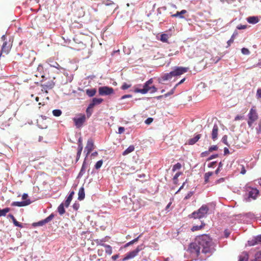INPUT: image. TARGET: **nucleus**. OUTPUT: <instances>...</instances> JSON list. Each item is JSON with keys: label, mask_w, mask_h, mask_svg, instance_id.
<instances>
[{"label": "nucleus", "mask_w": 261, "mask_h": 261, "mask_svg": "<svg viewBox=\"0 0 261 261\" xmlns=\"http://www.w3.org/2000/svg\"><path fill=\"white\" fill-rule=\"evenodd\" d=\"M215 246L212 239L208 235L202 234L196 238L194 242L190 244L188 250L202 261L215 251Z\"/></svg>", "instance_id": "f257e3e1"}, {"label": "nucleus", "mask_w": 261, "mask_h": 261, "mask_svg": "<svg viewBox=\"0 0 261 261\" xmlns=\"http://www.w3.org/2000/svg\"><path fill=\"white\" fill-rule=\"evenodd\" d=\"M209 208L206 205H202L197 211L193 212L189 215V218L201 219L206 217Z\"/></svg>", "instance_id": "f03ea898"}, {"label": "nucleus", "mask_w": 261, "mask_h": 261, "mask_svg": "<svg viewBox=\"0 0 261 261\" xmlns=\"http://www.w3.org/2000/svg\"><path fill=\"white\" fill-rule=\"evenodd\" d=\"M248 120L247 121L249 127H252L253 123L257 120L258 118V114L255 107H253L249 111L248 114Z\"/></svg>", "instance_id": "7ed1b4c3"}, {"label": "nucleus", "mask_w": 261, "mask_h": 261, "mask_svg": "<svg viewBox=\"0 0 261 261\" xmlns=\"http://www.w3.org/2000/svg\"><path fill=\"white\" fill-rule=\"evenodd\" d=\"M152 82L153 80L150 79L144 84L143 89L135 88L134 90L135 92L140 93L143 94L147 93L151 89V86L150 85L152 84Z\"/></svg>", "instance_id": "20e7f679"}, {"label": "nucleus", "mask_w": 261, "mask_h": 261, "mask_svg": "<svg viewBox=\"0 0 261 261\" xmlns=\"http://www.w3.org/2000/svg\"><path fill=\"white\" fill-rule=\"evenodd\" d=\"M55 86V83L53 80L51 79H49L46 81V79L45 80H42L41 81V86L43 88V89L45 90V92L47 93V90L52 89Z\"/></svg>", "instance_id": "39448f33"}, {"label": "nucleus", "mask_w": 261, "mask_h": 261, "mask_svg": "<svg viewBox=\"0 0 261 261\" xmlns=\"http://www.w3.org/2000/svg\"><path fill=\"white\" fill-rule=\"evenodd\" d=\"M86 119V116L84 114H79L76 117L73 119L75 125L76 127H82Z\"/></svg>", "instance_id": "423d86ee"}, {"label": "nucleus", "mask_w": 261, "mask_h": 261, "mask_svg": "<svg viewBox=\"0 0 261 261\" xmlns=\"http://www.w3.org/2000/svg\"><path fill=\"white\" fill-rule=\"evenodd\" d=\"M98 92L100 95H109L114 93V89L107 86L100 87L98 89Z\"/></svg>", "instance_id": "0eeeda50"}, {"label": "nucleus", "mask_w": 261, "mask_h": 261, "mask_svg": "<svg viewBox=\"0 0 261 261\" xmlns=\"http://www.w3.org/2000/svg\"><path fill=\"white\" fill-rule=\"evenodd\" d=\"M142 246V245L138 246L135 250L127 253L124 257L123 260H128L135 257L138 254V252L143 249Z\"/></svg>", "instance_id": "6e6552de"}, {"label": "nucleus", "mask_w": 261, "mask_h": 261, "mask_svg": "<svg viewBox=\"0 0 261 261\" xmlns=\"http://www.w3.org/2000/svg\"><path fill=\"white\" fill-rule=\"evenodd\" d=\"M189 70L188 67H175L174 69L172 71L174 76L180 75L186 72Z\"/></svg>", "instance_id": "1a4fd4ad"}, {"label": "nucleus", "mask_w": 261, "mask_h": 261, "mask_svg": "<svg viewBox=\"0 0 261 261\" xmlns=\"http://www.w3.org/2000/svg\"><path fill=\"white\" fill-rule=\"evenodd\" d=\"M55 217V215L51 213L49 216L46 218L45 219L41 220L38 222L34 223L33 225L34 226H43L46 223L49 222Z\"/></svg>", "instance_id": "9d476101"}, {"label": "nucleus", "mask_w": 261, "mask_h": 261, "mask_svg": "<svg viewBox=\"0 0 261 261\" xmlns=\"http://www.w3.org/2000/svg\"><path fill=\"white\" fill-rule=\"evenodd\" d=\"M11 47L12 43L10 41L9 42L5 41L2 45L1 51H0V53H2V54L5 53L8 54L10 50Z\"/></svg>", "instance_id": "9b49d317"}, {"label": "nucleus", "mask_w": 261, "mask_h": 261, "mask_svg": "<svg viewBox=\"0 0 261 261\" xmlns=\"http://www.w3.org/2000/svg\"><path fill=\"white\" fill-rule=\"evenodd\" d=\"M94 141L92 139H89L87 141V144L85 147V150L87 151V155L89 154L94 149Z\"/></svg>", "instance_id": "f8f14e48"}, {"label": "nucleus", "mask_w": 261, "mask_h": 261, "mask_svg": "<svg viewBox=\"0 0 261 261\" xmlns=\"http://www.w3.org/2000/svg\"><path fill=\"white\" fill-rule=\"evenodd\" d=\"M30 203H31V201L29 199H28L27 200L21 201V202H16V201L13 202L11 203V205L13 206L21 207V206L28 205L30 204Z\"/></svg>", "instance_id": "ddd939ff"}, {"label": "nucleus", "mask_w": 261, "mask_h": 261, "mask_svg": "<svg viewBox=\"0 0 261 261\" xmlns=\"http://www.w3.org/2000/svg\"><path fill=\"white\" fill-rule=\"evenodd\" d=\"M259 194V191L256 189H252L248 192V198H252L253 199H255L258 195Z\"/></svg>", "instance_id": "4468645a"}, {"label": "nucleus", "mask_w": 261, "mask_h": 261, "mask_svg": "<svg viewBox=\"0 0 261 261\" xmlns=\"http://www.w3.org/2000/svg\"><path fill=\"white\" fill-rule=\"evenodd\" d=\"M219 128L217 124H215L213 126L212 132V139L213 141H215L218 135Z\"/></svg>", "instance_id": "2eb2a0df"}, {"label": "nucleus", "mask_w": 261, "mask_h": 261, "mask_svg": "<svg viewBox=\"0 0 261 261\" xmlns=\"http://www.w3.org/2000/svg\"><path fill=\"white\" fill-rule=\"evenodd\" d=\"M248 243L250 246H254L261 243V234L257 236L254 240L249 241Z\"/></svg>", "instance_id": "dca6fc26"}, {"label": "nucleus", "mask_w": 261, "mask_h": 261, "mask_svg": "<svg viewBox=\"0 0 261 261\" xmlns=\"http://www.w3.org/2000/svg\"><path fill=\"white\" fill-rule=\"evenodd\" d=\"M103 101L102 98H94L90 103V108H93L95 105L100 104Z\"/></svg>", "instance_id": "f3484780"}, {"label": "nucleus", "mask_w": 261, "mask_h": 261, "mask_svg": "<svg viewBox=\"0 0 261 261\" xmlns=\"http://www.w3.org/2000/svg\"><path fill=\"white\" fill-rule=\"evenodd\" d=\"M201 135L200 134L197 135L195 137L191 138L188 140V144L189 145H193L196 143L201 138Z\"/></svg>", "instance_id": "a211bd4d"}, {"label": "nucleus", "mask_w": 261, "mask_h": 261, "mask_svg": "<svg viewBox=\"0 0 261 261\" xmlns=\"http://www.w3.org/2000/svg\"><path fill=\"white\" fill-rule=\"evenodd\" d=\"M74 193L73 191H72L70 193L69 195H68V197L67 198L65 202V206L66 207H68L72 200L73 196L74 195Z\"/></svg>", "instance_id": "6ab92c4d"}, {"label": "nucleus", "mask_w": 261, "mask_h": 261, "mask_svg": "<svg viewBox=\"0 0 261 261\" xmlns=\"http://www.w3.org/2000/svg\"><path fill=\"white\" fill-rule=\"evenodd\" d=\"M238 261H248L249 255L247 252H243L239 256Z\"/></svg>", "instance_id": "aec40b11"}, {"label": "nucleus", "mask_w": 261, "mask_h": 261, "mask_svg": "<svg viewBox=\"0 0 261 261\" xmlns=\"http://www.w3.org/2000/svg\"><path fill=\"white\" fill-rule=\"evenodd\" d=\"M85 190L84 187H81L78 192V199L79 200H82L85 198Z\"/></svg>", "instance_id": "412c9836"}, {"label": "nucleus", "mask_w": 261, "mask_h": 261, "mask_svg": "<svg viewBox=\"0 0 261 261\" xmlns=\"http://www.w3.org/2000/svg\"><path fill=\"white\" fill-rule=\"evenodd\" d=\"M173 74L172 72L171 71L169 73H166L162 76L161 79L162 81H165L171 79L172 77H173Z\"/></svg>", "instance_id": "4be33fe9"}, {"label": "nucleus", "mask_w": 261, "mask_h": 261, "mask_svg": "<svg viewBox=\"0 0 261 261\" xmlns=\"http://www.w3.org/2000/svg\"><path fill=\"white\" fill-rule=\"evenodd\" d=\"M247 21L249 23L255 24L258 22V18L256 16H250L247 18Z\"/></svg>", "instance_id": "5701e85b"}, {"label": "nucleus", "mask_w": 261, "mask_h": 261, "mask_svg": "<svg viewBox=\"0 0 261 261\" xmlns=\"http://www.w3.org/2000/svg\"><path fill=\"white\" fill-rule=\"evenodd\" d=\"M79 142L80 143L78 145L77 152L76 155V161H77L79 160L83 150V145L82 143L80 142V140H79Z\"/></svg>", "instance_id": "b1692460"}, {"label": "nucleus", "mask_w": 261, "mask_h": 261, "mask_svg": "<svg viewBox=\"0 0 261 261\" xmlns=\"http://www.w3.org/2000/svg\"><path fill=\"white\" fill-rule=\"evenodd\" d=\"M187 13V11L186 10H182L180 12L177 11L175 14L172 15V17H179L181 18H183V15Z\"/></svg>", "instance_id": "393cba45"}, {"label": "nucleus", "mask_w": 261, "mask_h": 261, "mask_svg": "<svg viewBox=\"0 0 261 261\" xmlns=\"http://www.w3.org/2000/svg\"><path fill=\"white\" fill-rule=\"evenodd\" d=\"M135 150L134 145H130L126 149H125L122 153L123 155H126L129 153L133 152Z\"/></svg>", "instance_id": "a878e982"}, {"label": "nucleus", "mask_w": 261, "mask_h": 261, "mask_svg": "<svg viewBox=\"0 0 261 261\" xmlns=\"http://www.w3.org/2000/svg\"><path fill=\"white\" fill-rule=\"evenodd\" d=\"M86 93L87 95H88L89 97H92L95 95L96 93V90L95 88L87 89L86 91Z\"/></svg>", "instance_id": "bb28decb"}, {"label": "nucleus", "mask_w": 261, "mask_h": 261, "mask_svg": "<svg viewBox=\"0 0 261 261\" xmlns=\"http://www.w3.org/2000/svg\"><path fill=\"white\" fill-rule=\"evenodd\" d=\"M104 247L105 248V251L107 254L110 255L112 254L113 250L112 247L109 245H104Z\"/></svg>", "instance_id": "cd10ccee"}, {"label": "nucleus", "mask_w": 261, "mask_h": 261, "mask_svg": "<svg viewBox=\"0 0 261 261\" xmlns=\"http://www.w3.org/2000/svg\"><path fill=\"white\" fill-rule=\"evenodd\" d=\"M58 212L60 215H63L65 213L64 204L62 203L58 207Z\"/></svg>", "instance_id": "c85d7f7f"}, {"label": "nucleus", "mask_w": 261, "mask_h": 261, "mask_svg": "<svg viewBox=\"0 0 261 261\" xmlns=\"http://www.w3.org/2000/svg\"><path fill=\"white\" fill-rule=\"evenodd\" d=\"M169 37L168 34H162L161 35L160 40L163 42H168Z\"/></svg>", "instance_id": "c756f323"}, {"label": "nucleus", "mask_w": 261, "mask_h": 261, "mask_svg": "<svg viewBox=\"0 0 261 261\" xmlns=\"http://www.w3.org/2000/svg\"><path fill=\"white\" fill-rule=\"evenodd\" d=\"M213 174V172H208L204 174V182L207 183L209 181V178Z\"/></svg>", "instance_id": "7c9ffc66"}, {"label": "nucleus", "mask_w": 261, "mask_h": 261, "mask_svg": "<svg viewBox=\"0 0 261 261\" xmlns=\"http://www.w3.org/2000/svg\"><path fill=\"white\" fill-rule=\"evenodd\" d=\"M204 225H205V224L203 222H201V224L200 226H198V225L193 226L192 227V228H191V230L193 231L200 230L204 227Z\"/></svg>", "instance_id": "2f4dec72"}, {"label": "nucleus", "mask_w": 261, "mask_h": 261, "mask_svg": "<svg viewBox=\"0 0 261 261\" xmlns=\"http://www.w3.org/2000/svg\"><path fill=\"white\" fill-rule=\"evenodd\" d=\"M95 242L96 243L97 245H100L104 247V245H106V244H104V243L106 242V240L105 239H96L94 240Z\"/></svg>", "instance_id": "473e14b6"}, {"label": "nucleus", "mask_w": 261, "mask_h": 261, "mask_svg": "<svg viewBox=\"0 0 261 261\" xmlns=\"http://www.w3.org/2000/svg\"><path fill=\"white\" fill-rule=\"evenodd\" d=\"M10 209L7 207L4 209H0V217L6 216V214L10 211Z\"/></svg>", "instance_id": "72a5a7b5"}, {"label": "nucleus", "mask_w": 261, "mask_h": 261, "mask_svg": "<svg viewBox=\"0 0 261 261\" xmlns=\"http://www.w3.org/2000/svg\"><path fill=\"white\" fill-rule=\"evenodd\" d=\"M53 114L54 116L59 117L61 115L62 111L59 109L54 110L53 111Z\"/></svg>", "instance_id": "f704fd0d"}, {"label": "nucleus", "mask_w": 261, "mask_h": 261, "mask_svg": "<svg viewBox=\"0 0 261 261\" xmlns=\"http://www.w3.org/2000/svg\"><path fill=\"white\" fill-rule=\"evenodd\" d=\"M181 168V165L179 163H176L173 166L172 171L175 172L177 170H179Z\"/></svg>", "instance_id": "c9c22d12"}, {"label": "nucleus", "mask_w": 261, "mask_h": 261, "mask_svg": "<svg viewBox=\"0 0 261 261\" xmlns=\"http://www.w3.org/2000/svg\"><path fill=\"white\" fill-rule=\"evenodd\" d=\"M181 174H182V172H177V173L175 174V175L174 176V177H173V180H174V182H175V184H176V183H177V180H178V177L180 175H181Z\"/></svg>", "instance_id": "e433bc0d"}, {"label": "nucleus", "mask_w": 261, "mask_h": 261, "mask_svg": "<svg viewBox=\"0 0 261 261\" xmlns=\"http://www.w3.org/2000/svg\"><path fill=\"white\" fill-rule=\"evenodd\" d=\"M102 163H103V161L101 160L97 162L96 164L95 165V169H99L101 167Z\"/></svg>", "instance_id": "4c0bfd02"}, {"label": "nucleus", "mask_w": 261, "mask_h": 261, "mask_svg": "<svg viewBox=\"0 0 261 261\" xmlns=\"http://www.w3.org/2000/svg\"><path fill=\"white\" fill-rule=\"evenodd\" d=\"M92 109H93V108H90V105H89L86 110V112H87L88 117H89L91 115L92 112Z\"/></svg>", "instance_id": "58836bf2"}, {"label": "nucleus", "mask_w": 261, "mask_h": 261, "mask_svg": "<svg viewBox=\"0 0 261 261\" xmlns=\"http://www.w3.org/2000/svg\"><path fill=\"white\" fill-rule=\"evenodd\" d=\"M255 259L257 261H261V251L257 252L255 254Z\"/></svg>", "instance_id": "ea45409f"}, {"label": "nucleus", "mask_w": 261, "mask_h": 261, "mask_svg": "<svg viewBox=\"0 0 261 261\" xmlns=\"http://www.w3.org/2000/svg\"><path fill=\"white\" fill-rule=\"evenodd\" d=\"M241 51L243 54L246 55H249L250 53L248 48H246L245 47L242 48Z\"/></svg>", "instance_id": "a19ab883"}, {"label": "nucleus", "mask_w": 261, "mask_h": 261, "mask_svg": "<svg viewBox=\"0 0 261 261\" xmlns=\"http://www.w3.org/2000/svg\"><path fill=\"white\" fill-rule=\"evenodd\" d=\"M218 147L217 145H213L209 147L208 150L210 152H213V151L217 150Z\"/></svg>", "instance_id": "79ce46f5"}, {"label": "nucleus", "mask_w": 261, "mask_h": 261, "mask_svg": "<svg viewBox=\"0 0 261 261\" xmlns=\"http://www.w3.org/2000/svg\"><path fill=\"white\" fill-rule=\"evenodd\" d=\"M222 142L225 145L229 146L228 143L227 142V136L226 135H224L222 138Z\"/></svg>", "instance_id": "37998d69"}, {"label": "nucleus", "mask_w": 261, "mask_h": 261, "mask_svg": "<svg viewBox=\"0 0 261 261\" xmlns=\"http://www.w3.org/2000/svg\"><path fill=\"white\" fill-rule=\"evenodd\" d=\"M50 66L55 67L57 69H59L60 67V65L57 62H52L50 64Z\"/></svg>", "instance_id": "c03bdc74"}, {"label": "nucleus", "mask_w": 261, "mask_h": 261, "mask_svg": "<svg viewBox=\"0 0 261 261\" xmlns=\"http://www.w3.org/2000/svg\"><path fill=\"white\" fill-rule=\"evenodd\" d=\"M130 86H131V85L127 84V83H124L122 85V86L121 87V89H123V90H126V89H127L129 88H130Z\"/></svg>", "instance_id": "a18cd8bd"}, {"label": "nucleus", "mask_w": 261, "mask_h": 261, "mask_svg": "<svg viewBox=\"0 0 261 261\" xmlns=\"http://www.w3.org/2000/svg\"><path fill=\"white\" fill-rule=\"evenodd\" d=\"M176 88V86H175L169 92L165 94L164 96L165 97H167V96L173 94L175 89Z\"/></svg>", "instance_id": "49530a36"}, {"label": "nucleus", "mask_w": 261, "mask_h": 261, "mask_svg": "<svg viewBox=\"0 0 261 261\" xmlns=\"http://www.w3.org/2000/svg\"><path fill=\"white\" fill-rule=\"evenodd\" d=\"M103 4H104L105 5H106L107 6H109V5H111L112 4H114V3L113 2H112L111 1L106 0V1L103 2Z\"/></svg>", "instance_id": "de8ad7c7"}, {"label": "nucleus", "mask_w": 261, "mask_h": 261, "mask_svg": "<svg viewBox=\"0 0 261 261\" xmlns=\"http://www.w3.org/2000/svg\"><path fill=\"white\" fill-rule=\"evenodd\" d=\"M210 152L209 151V150L205 151L204 152H202L200 154V156L201 157H205L209 154Z\"/></svg>", "instance_id": "09e8293b"}, {"label": "nucleus", "mask_w": 261, "mask_h": 261, "mask_svg": "<svg viewBox=\"0 0 261 261\" xmlns=\"http://www.w3.org/2000/svg\"><path fill=\"white\" fill-rule=\"evenodd\" d=\"M241 169L240 173L242 174H245L246 172V171L244 166L243 165H241Z\"/></svg>", "instance_id": "8fccbe9b"}, {"label": "nucleus", "mask_w": 261, "mask_h": 261, "mask_svg": "<svg viewBox=\"0 0 261 261\" xmlns=\"http://www.w3.org/2000/svg\"><path fill=\"white\" fill-rule=\"evenodd\" d=\"M152 121H153V118H148L145 120V122L147 124H150Z\"/></svg>", "instance_id": "3c124183"}, {"label": "nucleus", "mask_w": 261, "mask_h": 261, "mask_svg": "<svg viewBox=\"0 0 261 261\" xmlns=\"http://www.w3.org/2000/svg\"><path fill=\"white\" fill-rule=\"evenodd\" d=\"M256 96L258 98H261V89H258L256 92Z\"/></svg>", "instance_id": "603ef678"}, {"label": "nucleus", "mask_w": 261, "mask_h": 261, "mask_svg": "<svg viewBox=\"0 0 261 261\" xmlns=\"http://www.w3.org/2000/svg\"><path fill=\"white\" fill-rule=\"evenodd\" d=\"M150 93H154L157 91V88H155L154 86L151 87V89H150Z\"/></svg>", "instance_id": "864d4df0"}, {"label": "nucleus", "mask_w": 261, "mask_h": 261, "mask_svg": "<svg viewBox=\"0 0 261 261\" xmlns=\"http://www.w3.org/2000/svg\"><path fill=\"white\" fill-rule=\"evenodd\" d=\"M218 156V155L217 154H213V155H212L211 156H210L208 159H207V161H210L214 158H216Z\"/></svg>", "instance_id": "5fc2aeb1"}, {"label": "nucleus", "mask_w": 261, "mask_h": 261, "mask_svg": "<svg viewBox=\"0 0 261 261\" xmlns=\"http://www.w3.org/2000/svg\"><path fill=\"white\" fill-rule=\"evenodd\" d=\"M72 207H73V208L75 210V211H77L79 207H80V205H79V204H77V203H74L73 205H72Z\"/></svg>", "instance_id": "6e6d98bb"}, {"label": "nucleus", "mask_w": 261, "mask_h": 261, "mask_svg": "<svg viewBox=\"0 0 261 261\" xmlns=\"http://www.w3.org/2000/svg\"><path fill=\"white\" fill-rule=\"evenodd\" d=\"M124 132V128L123 127H119L118 128V133L122 134Z\"/></svg>", "instance_id": "4d7b16f0"}, {"label": "nucleus", "mask_w": 261, "mask_h": 261, "mask_svg": "<svg viewBox=\"0 0 261 261\" xmlns=\"http://www.w3.org/2000/svg\"><path fill=\"white\" fill-rule=\"evenodd\" d=\"M216 164V162H212L208 164V167L209 168H212V167H214Z\"/></svg>", "instance_id": "13d9d810"}, {"label": "nucleus", "mask_w": 261, "mask_h": 261, "mask_svg": "<svg viewBox=\"0 0 261 261\" xmlns=\"http://www.w3.org/2000/svg\"><path fill=\"white\" fill-rule=\"evenodd\" d=\"M246 28V25H239L237 27V29L239 30L245 29Z\"/></svg>", "instance_id": "bf43d9fd"}, {"label": "nucleus", "mask_w": 261, "mask_h": 261, "mask_svg": "<svg viewBox=\"0 0 261 261\" xmlns=\"http://www.w3.org/2000/svg\"><path fill=\"white\" fill-rule=\"evenodd\" d=\"M222 163H221V162H220V163H219V167H218V168H217V169L215 171V173H216V174H218V173H219V171H220V167H222Z\"/></svg>", "instance_id": "052dcab7"}, {"label": "nucleus", "mask_w": 261, "mask_h": 261, "mask_svg": "<svg viewBox=\"0 0 261 261\" xmlns=\"http://www.w3.org/2000/svg\"><path fill=\"white\" fill-rule=\"evenodd\" d=\"M119 257V254H116L112 256V259L113 260H116Z\"/></svg>", "instance_id": "680f3d73"}, {"label": "nucleus", "mask_w": 261, "mask_h": 261, "mask_svg": "<svg viewBox=\"0 0 261 261\" xmlns=\"http://www.w3.org/2000/svg\"><path fill=\"white\" fill-rule=\"evenodd\" d=\"M14 225L16 226H18V227H19L20 228H22V225L21 224H20L19 222H18V221H16V222L14 223Z\"/></svg>", "instance_id": "e2e57ef3"}, {"label": "nucleus", "mask_w": 261, "mask_h": 261, "mask_svg": "<svg viewBox=\"0 0 261 261\" xmlns=\"http://www.w3.org/2000/svg\"><path fill=\"white\" fill-rule=\"evenodd\" d=\"M224 154H227L229 153V150L227 147H225L224 148Z\"/></svg>", "instance_id": "0e129e2a"}, {"label": "nucleus", "mask_w": 261, "mask_h": 261, "mask_svg": "<svg viewBox=\"0 0 261 261\" xmlns=\"http://www.w3.org/2000/svg\"><path fill=\"white\" fill-rule=\"evenodd\" d=\"M233 42V39L232 38V37H231V38L230 39H229L228 41H227V44H228V46H230V44L231 43H232Z\"/></svg>", "instance_id": "69168bd1"}, {"label": "nucleus", "mask_w": 261, "mask_h": 261, "mask_svg": "<svg viewBox=\"0 0 261 261\" xmlns=\"http://www.w3.org/2000/svg\"><path fill=\"white\" fill-rule=\"evenodd\" d=\"M28 197V195L27 194L24 193L22 196V199L23 200L26 199Z\"/></svg>", "instance_id": "338daca9"}, {"label": "nucleus", "mask_w": 261, "mask_h": 261, "mask_svg": "<svg viewBox=\"0 0 261 261\" xmlns=\"http://www.w3.org/2000/svg\"><path fill=\"white\" fill-rule=\"evenodd\" d=\"M141 235H140L137 238H136V239H134L132 241V242L133 243V244L136 243V242H137L138 241V240H139V238L141 237Z\"/></svg>", "instance_id": "774afa93"}]
</instances>
